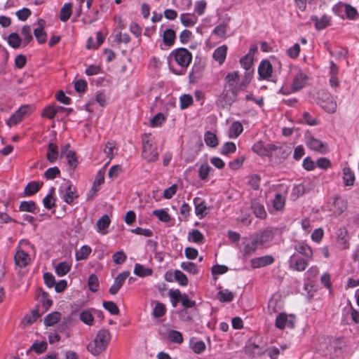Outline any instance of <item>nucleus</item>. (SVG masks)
Returning <instances> with one entry per match:
<instances>
[{
    "mask_svg": "<svg viewBox=\"0 0 359 359\" xmlns=\"http://www.w3.org/2000/svg\"><path fill=\"white\" fill-rule=\"evenodd\" d=\"M191 60L192 54L184 48H176L168 56L169 68L176 75L184 74Z\"/></svg>",
    "mask_w": 359,
    "mask_h": 359,
    "instance_id": "nucleus-1",
    "label": "nucleus"
},
{
    "mask_svg": "<svg viewBox=\"0 0 359 359\" xmlns=\"http://www.w3.org/2000/svg\"><path fill=\"white\" fill-rule=\"evenodd\" d=\"M36 250L29 241L20 240L15 249L14 261L16 266L20 268H25L29 265L34 259Z\"/></svg>",
    "mask_w": 359,
    "mask_h": 359,
    "instance_id": "nucleus-2",
    "label": "nucleus"
},
{
    "mask_svg": "<svg viewBox=\"0 0 359 359\" xmlns=\"http://www.w3.org/2000/svg\"><path fill=\"white\" fill-rule=\"evenodd\" d=\"M251 73L245 72L243 78L238 71L228 73L225 76V81L229 90L236 96L239 92L245 90L251 80Z\"/></svg>",
    "mask_w": 359,
    "mask_h": 359,
    "instance_id": "nucleus-3",
    "label": "nucleus"
},
{
    "mask_svg": "<svg viewBox=\"0 0 359 359\" xmlns=\"http://www.w3.org/2000/svg\"><path fill=\"white\" fill-rule=\"evenodd\" d=\"M110 340V332L107 330H100L94 339L88 344L87 349L93 355H97L107 348Z\"/></svg>",
    "mask_w": 359,
    "mask_h": 359,
    "instance_id": "nucleus-4",
    "label": "nucleus"
},
{
    "mask_svg": "<svg viewBox=\"0 0 359 359\" xmlns=\"http://www.w3.org/2000/svg\"><path fill=\"white\" fill-rule=\"evenodd\" d=\"M142 156L147 162H154L158 159V153L154 142V138L151 134H144L142 137Z\"/></svg>",
    "mask_w": 359,
    "mask_h": 359,
    "instance_id": "nucleus-5",
    "label": "nucleus"
},
{
    "mask_svg": "<svg viewBox=\"0 0 359 359\" xmlns=\"http://www.w3.org/2000/svg\"><path fill=\"white\" fill-rule=\"evenodd\" d=\"M332 10L341 18L346 17L349 20H355L358 15V11L353 6L343 2L336 4Z\"/></svg>",
    "mask_w": 359,
    "mask_h": 359,
    "instance_id": "nucleus-6",
    "label": "nucleus"
},
{
    "mask_svg": "<svg viewBox=\"0 0 359 359\" xmlns=\"http://www.w3.org/2000/svg\"><path fill=\"white\" fill-rule=\"evenodd\" d=\"M32 107L29 104H24L18 108L11 117L6 121V125L11 128L20 123L24 118L28 116L32 111Z\"/></svg>",
    "mask_w": 359,
    "mask_h": 359,
    "instance_id": "nucleus-7",
    "label": "nucleus"
},
{
    "mask_svg": "<svg viewBox=\"0 0 359 359\" xmlns=\"http://www.w3.org/2000/svg\"><path fill=\"white\" fill-rule=\"evenodd\" d=\"M295 320L296 318L294 315L281 312L276 317L275 326L277 329L280 330L285 329L292 330L295 325Z\"/></svg>",
    "mask_w": 359,
    "mask_h": 359,
    "instance_id": "nucleus-8",
    "label": "nucleus"
},
{
    "mask_svg": "<svg viewBox=\"0 0 359 359\" xmlns=\"http://www.w3.org/2000/svg\"><path fill=\"white\" fill-rule=\"evenodd\" d=\"M290 69L291 72L294 74L292 83V90L294 91L299 90L306 86L308 76L302 69L297 67H291Z\"/></svg>",
    "mask_w": 359,
    "mask_h": 359,
    "instance_id": "nucleus-9",
    "label": "nucleus"
},
{
    "mask_svg": "<svg viewBox=\"0 0 359 359\" xmlns=\"http://www.w3.org/2000/svg\"><path fill=\"white\" fill-rule=\"evenodd\" d=\"M59 193L61 198L69 205L73 204L74 201L78 198L76 188L69 182L62 185L60 187Z\"/></svg>",
    "mask_w": 359,
    "mask_h": 359,
    "instance_id": "nucleus-10",
    "label": "nucleus"
},
{
    "mask_svg": "<svg viewBox=\"0 0 359 359\" xmlns=\"http://www.w3.org/2000/svg\"><path fill=\"white\" fill-rule=\"evenodd\" d=\"M276 146L273 144H264L262 141L255 142L252 146V151L261 156H269L272 155L276 149Z\"/></svg>",
    "mask_w": 359,
    "mask_h": 359,
    "instance_id": "nucleus-11",
    "label": "nucleus"
},
{
    "mask_svg": "<svg viewBox=\"0 0 359 359\" xmlns=\"http://www.w3.org/2000/svg\"><path fill=\"white\" fill-rule=\"evenodd\" d=\"M309 260L301 257L297 254H293L289 259V265L291 269L297 271H304L309 264Z\"/></svg>",
    "mask_w": 359,
    "mask_h": 359,
    "instance_id": "nucleus-12",
    "label": "nucleus"
},
{
    "mask_svg": "<svg viewBox=\"0 0 359 359\" xmlns=\"http://www.w3.org/2000/svg\"><path fill=\"white\" fill-rule=\"evenodd\" d=\"M273 73V67L267 60H262L258 67V75L259 80H269Z\"/></svg>",
    "mask_w": 359,
    "mask_h": 359,
    "instance_id": "nucleus-13",
    "label": "nucleus"
},
{
    "mask_svg": "<svg viewBox=\"0 0 359 359\" xmlns=\"http://www.w3.org/2000/svg\"><path fill=\"white\" fill-rule=\"evenodd\" d=\"M130 273L128 271H124L114 278V283L109 287V292L111 294H116L118 292L126 280L129 277Z\"/></svg>",
    "mask_w": 359,
    "mask_h": 359,
    "instance_id": "nucleus-14",
    "label": "nucleus"
},
{
    "mask_svg": "<svg viewBox=\"0 0 359 359\" xmlns=\"http://www.w3.org/2000/svg\"><path fill=\"white\" fill-rule=\"evenodd\" d=\"M194 205L195 214L199 219L204 218L208 213L209 208L207 206L204 200L199 197H195L193 199Z\"/></svg>",
    "mask_w": 359,
    "mask_h": 359,
    "instance_id": "nucleus-15",
    "label": "nucleus"
},
{
    "mask_svg": "<svg viewBox=\"0 0 359 359\" xmlns=\"http://www.w3.org/2000/svg\"><path fill=\"white\" fill-rule=\"evenodd\" d=\"M163 43L160 46L161 50H168L174 45L175 41V32L172 29H166L162 34Z\"/></svg>",
    "mask_w": 359,
    "mask_h": 359,
    "instance_id": "nucleus-16",
    "label": "nucleus"
},
{
    "mask_svg": "<svg viewBox=\"0 0 359 359\" xmlns=\"http://www.w3.org/2000/svg\"><path fill=\"white\" fill-rule=\"evenodd\" d=\"M46 21L43 19H39L36 22V27L34 29V34L39 43H43L47 40V34L44 31Z\"/></svg>",
    "mask_w": 359,
    "mask_h": 359,
    "instance_id": "nucleus-17",
    "label": "nucleus"
},
{
    "mask_svg": "<svg viewBox=\"0 0 359 359\" xmlns=\"http://www.w3.org/2000/svg\"><path fill=\"white\" fill-rule=\"evenodd\" d=\"M324 98L320 101V107L327 113H334L337 110V103L334 97L328 93L324 95Z\"/></svg>",
    "mask_w": 359,
    "mask_h": 359,
    "instance_id": "nucleus-18",
    "label": "nucleus"
},
{
    "mask_svg": "<svg viewBox=\"0 0 359 359\" xmlns=\"http://www.w3.org/2000/svg\"><path fill=\"white\" fill-rule=\"evenodd\" d=\"M228 51V47L226 45H222L215 48L212 53L213 60L218 63L219 65H222L225 62Z\"/></svg>",
    "mask_w": 359,
    "mask_h": 359,
    "instance_id": "nucleus-19",
    "label": "nucleus"
},
{
    "mask_svg": "<svg viewBox=\"0 0 359 359\" xmlns=\"http://www.w3.org/2000/svg\"><path fill=\"white\" fill-rule=\"evenodd\" d=\"M306 144L310 149L316 151L324 153L326 150L324 143L312 136L306 137Z\"/></svg>",
    "mask_w": 359,
    "mask_h": 359,
    "instance_id": "nucleus-20",
    "label": "nucleus"
},
{
    "mask_svg": "<svg viewBox=\"0 0 359 359\" xmlns=\"http://www.w3.org/2000/svg\"><path fill=\"white\" fill-rule=\"evenodd\" d=\"M243 248L241 252L244 257L252 255L258 248V245L255 242L254 238L251 236L249 240L243 242Z\"/></svg>",
    "mask_w": 359,
    "mask_h": 359,
    "instance_id": "nucleus-21",
    "label": "nucleus"
},
{
    "mask_svg": "<svg viewBox=\"0 0 359 359\" xmlns=\"http://www.w3.org/2000/svg\"><path fill=\"white\" fill-rule=\"evenodd\" d=\"M274 262V259L271 255H265L256 257L250 260L252 268H261L271 264Z\"/></svg>",
    "mask_w": 359,
    "mask_h": 359,
    "instance_id": "nucleus-22",
    "label": "nucleus"
},
{
    "mask_svg": "<svg viewBox=\"0 0 359 359\" xmlns=\"http://www.w3.org/2000/svg\"><path fill=\"white\" fill-rule=\"evenodd\" d=\"M310 20L314 22L315 28L319 31L326 28L330 25L331 18L327 15H323L320 18L312 15Z\"/></svg>",
    "mask_w": 359,
    "mask_h": 359,
    "instance_id": "nucleus-23",
    "label": "nucleus"
},
{
    "mask_svg": "<svg viewBox=\"0 0 359 359\" xmlns=\"http://www.w3.org/2000/svg\"><path fill=\"white\" fill-rule=\"evenodd\" d=\"M65 109V108L61 106H57L55 104L48 105L43 109L41 112V116L48 119H53L57 113L62 111Z\"/></svg>",
    "mask_w": 359,
    "mask_h": 359,
    "instance_id": "nucleus-24",
    "label": "nucleus"
},
{
    "mask_svg": "<svg viewBox=\"0 0 359 359\" xmlns=\"http://www.w3.org/2000/svg\"><path fill=\"white\" fill-rule=\"evenodd\" d=\"M343 321L348 323L346 316H351V320L355 323H359V311L352 307L351 304H348L343 309L342 311Z\"/></svg>",
    "mask_w": 359,
    "mask_h": 359,
    "instance_id": "nucleus-25",
    "label": "nucleus"
},
{
    "mask_svg": "<svg viewBox=\"0 0 359 359\" xmlns=\"http://www.w3.org/2000/svg\"><path fill=\"white\" fill-rule=\"evenodd\" d=\"M346 208V202L343 199L336 198L333 201V204L330 208V210L332 212L334 215L338 216L344 212Z\"/></svg>",
    "mask_w": 359,
    "mask_h": 359,
    "instance_id": "nucleus-26",
    "label": "nucleus"
},
{
    "mask_svg": "<svg viewBox=\"0 0 359 359\" xmlns=\"http://www.w3.org/2000/svg\"><path fill=\"white\" fill-rule=\"evenodd\" d=\"M252 237L254 238L255 242L258 245V246L269 243L273 238L272 233L269 231H262L252 236Z\"/></svg>",
    "mask_w": 359,
    "mask_h": 359,
    "instance_id": "nucleus-27",
    "label": "nucleus"
},
{
    "mask_svg": "<svg viewBox=\"0 0 359 359\" xmlns=\"http://www.w3.org/2000/svg\"><path fill=\"white\" fill-rule=\"evenodd\" d=\"M295 250L298 253L302 255L306 259L311 261L313 257V250L306 243H299L295 246Z\"/></svg>",
    "mask_w": 359,
    "mask_h": 359,
    "instance_id": "nucleus-28",
    "label": "nucleus"
},
{
    "mask_svg": "<svg viewBox=\"0 0 359 359\" xmlns=\"http://www.w3.org/2000/svg\"><path fill=\"white\" fill-rule=\"evenodd\" d=\"M343 172V182L345 186L351 187L355 182V174L353 171L348 167L344 166L342 169Z\"/></svg>",
    "mask_w": 359,
    "mask_h": 359,
    "instance_id": "nucleus-29",
    "label": "nucleus"
},
{
    "mask_svg": "<svg viewBox=\"0 0 359 359\" xmlns=\"http://www.w3.org/2000/svg\"><path fill=\"white\" fill-rule=\"evenodd\" d=\"M187 240L189 242L201 245L204 243L205 237L199 230L193 229L188 233Z\"/></svg>",
    "mask_w": 359,
    "mask_h": 359,
    "instance_id": "nucleus-30",
    "label": "nucleus"
},
{
    "mask_svg": "<svg viewBox=\"0 0 359 359\" xmlns=\"http://www.w3.org/2000/svg\"><path fill=\"white\" fill-rule=\"evenodd\" d=\"M205 344L202 340L191 339L189 341V348L196 354H201L205 350Z\"/></svg>",
    "mask_w": 359,
    "mask_h": 359,
    "instance_id": "nucleus-31",
    "label": "nucleus"
},
{
    "mask_svg": "<svg viewBox=\"0 0 359 359\" xmlns=\"http://www.w3.org/2000/svg\"><path fill=\"white\" fill-rule=\"evenodd\" d=\"M94 309H85L79 313V319L86 325L91 326L94 323L93 311Z\"/></svg>",
    "mask_w": 359,
    "mask_h": 359,
    "instance_id": "nucleus-32",
    "label": "nucleus"
},
{
    "mask_svg": "<svg viewBox=\"0 0 359 359\" xmlns=\"http://www.w3.org/2000/svg\"><path fill=\"white\" fill-rule=\"evenodd\" d=\"M92 252V249L90 246L87 245H82L75 253V259L76 261H81L88 259L90 253Z\"/></svg>",
    "mask_w": 359,
    "mask_h": 359,
    "instance_id": "nucleus-33",
    "label": "nucleus"
},
{
    "mask_svg": "<svg viewBox=\"0 0 359 359\" xmlns=\"http://www.w3.org/2000/svg\"><path fill=\"white\" fill-rule=\"evenodd\" d=\"M111 220L107 215H102L97 222V231L102 234H106L107 232L104 231L109 227Z\"/></svg>",
    "mask_w": 359,
    "mask_h": 359,
    "instance_id": "nucleus-34",
    "label": "nucleus"
},
{
    "mask_svg": "<svg viewBox=\"0 0 359 359\" xmlns=\"http://www.w3.org/2000/svg\"><path fill=\"white\" fill-rule=\"evenodd\" d=\"M72 264L69 262H61L55 265V271L58 276H65L71 269Z\"/></svg>",
    "mask_w": 359,
    "mask_h": 359,
    "instance_id": "nucleus-35",
    "label": "nucleus"
},
{
    "mask_svg": "<svg viewBox=\"0 0 359 359\" xmlns=\"http://www.w3.org/2000/svg\"><path fill=\"white\" fill-rule=\"evenodd\" d=\"M243 127L241 122L234 121L231 125L229 130V137L230 138H237L243 132Z\"/></svg>",
    "mask_w": 359,
    "mask_h": 359,
    "instance_id": "nucleus-36",
    "label": "nucleus"
},
{
    "mask_svg": "<svg viewBox=\"0 0 359 359\" xmlns=\"http://www.w3.org/2000/svg\"><path fill=\"white\" fill-rule=\"evenodd\" d=\"M58 148L57 146L54 143H49L47 150V159L48 161L53 163L58 158Z\"/></svg>",
    "mask_w": 359,
    "mask_h": 359,
    "instance_id": "nucleus-37",
    "label": "nucleus"
},
{
    "mask_svg": "<svg viewBox=\"0 0 359 359\" xmlns=\"http://www.w3.org/2000/svg\"><path fill=\"white\" fill-rule=\"evenodd\" d=\"M134 273L141 278L149 276L152 274L151 269L144 266L140 264H135L134 266Z\"/></svg>",
    "mask_w": 359,
    "mask_h": 359,
    "instance_id": "nucleus-38",
    "label": "nucleus"
},
{
    "mask_svg": "<svg viewBox=\"0 0 359 359\" xmlns=\"http://www.w3.org/2000/svg\"><path fill=\"white\" fill-rule=\"evenodd\" d=\"M197 20L198 18L195 14L182 13L180 15V21L185 27H193Z\"/></svg>",
    "mask_w": 359,
    "mask_h": 359,
    "instance_id": "nucleus-39",
    "label": "nucleus"
},
{
    "mask_svg": "<svg viewBox=\"0 0 359 359\" xmlns=\"http://www.w3.org/2000/svg\"><path fill=\"white\" fill-rule=\"evenodd\" d=\"M152 215L156 216L162 222L167 223L171 219L168 208L154 210L152 212Z\"/></svg>",
    "mask_w": 359,
    "mask_h": 359,
    "instance_id": "nucleus-40",
    "label": "nucleus"
},
{
    "mask_svg": "<svg viewBox=\"0 0 359 359\" xmlns=\"http://www.w3.org/2000/svg\"><path fill=\"white\" fill-rule=\"evenodd\" d=\"M251 208L257 217L260 219L265 218L266 212L263 205L255 201L251 203Z\"/></svg>",
    "mask_w": 359,
    "mask_h": 359,
    "instance_id": "nucleus-41",
    "label": "nucleus"
},
{
    "mask_svg": "<svg viewBox=\"0 0 359 359\" xmlns=\"http://www.w3.org/2000/svg\"><path fill=\"white\" fill-rule=\"evenodd\" d=\"M42 186V183L32 181L27 184L25 188V194L30 196L38 192Z\"/></svg>",
    "mask_w": 359,
    "mask_h": 359,
    "instance_id": "nucleus-42",
    "label": "nucleus"
},
{
    "mask_svg": "<svg viewBox=\"0 0 359 359\" xmlns=\"http://www.w3.org/2000/svg\"><path fill=\"white\" fill-rule=\"evenodd\" d=\"M283 306L280 297L277 295H273L269 302V311L271 313L278 311Z\"/></svg>",
    "mask_w": 359,
    "mask_h": 359,
    "instance_id": "nucleus-43",
    "label": "nucleus"
},
{
    "mask_svg": "<svg viewBox=\"0 0 359 359\" xmlns=\"http://www.w3.org/2000/svg\"><path fill=\"white\" fill-rule=\"evenodd\" d=\"M61 318V313L57 311L52 312L48 314L44 318L46 326H53L56 324Z\"/></svg>",
    "mask_w": 359,
    "mask_h": 359,
    "instance_id": "nucleus-44",
    "label": "nucleus"
},
{
    "mask_svg": "<svg viewBox=\"0 0 359 359\" xmlns=\"http://www.w3.org/2000/svg\"><path fill=\"white\" fill-rule=\"evenodd\" d=\"M204 141L206 145L210 147H216L219 144L217 135L210 131L205 133Z\"/></svg>",
    "mask_w": 359,
    "mask_h": 359,
    "instance_id": "nucleus-45",
    "label": "nucleus"
},
{
    "mask_svg": "<svg viewBox=\"0 0 359 359\" xmlns=\"http://www.w3.org/2000/svg\"><path fill=\"white\" fill-rule=\"evenodd\" d=\"M180 267L182 270L193 275H196L199 273L198 266L194 262H183L181 263Z\"/></svg>",
    "mask_w": 359,
    "mask_h": 359,
    "instance_id": "nucleus-46",
    "label": "nucleus"
},
{
    "mask_svg": "<svg viewBox=\"0 0 359 359\" xmlns=\"http://www.w3.org/2000/svg\"><path fill=\"white\" fill-rule=\"evenodd\" d=\"M19 209L20 211L36 213L37 207L36 203L32 201H24L20 203Z\"/></svg>",
    "mask_w": 359,
    "mask_h": 359,
    "instance_id": "nucleus-47",
    "label": "nucleus"
},
{
    "mask_svg": "<svg viewBox=\"0 0 359 359\" xmlns=\"http://www.w3.org/2000/svg\"><path fill=\"white\" fill-rule=\"evenodd\" d=\"M72 7L71 3L64 4L60 13V19L61 21L66 22L69 19L72 14Z\"/></svg>",
    "mask_w": 359,
    "mask_h": 359,
    "instance_id": "nucleus-48",
    "label": "nucleus"
},
{
    "mask_svg": "<svg viewBox=\"0 0 359 359\" xmlns=\"http://www.w3.org/2000/svg\"><path fill=\"white\" fill-rule=\"evenodd\" d=\"M168 339L170 341L176 344H182L183 342V337L180 332L171 330L168 332Z\"/></svg>",
    "mask_w": 359,
    "mask_h": 359,
    "instance_id": "nucleus-49",
    "label": "nucleus"
},
{
    "mask_svg": "<svg viewBox=\"0 0 359 359\" xmlns=\"http://www.w3.org/2000/svg\"><path fill=\"white\" fill-rule=\"evenodd\" d=\"M21 34L22 36V41L27 44L33 39L32 29L29 25H24L21 29Z\"/></svg>",
    "mask_w": 359,
    "mask_h": 359,
    "instance_id": "nucleus-50",
    "label": "nucleus"
},
{
    "mask_svg": "<svg viewBox=\"0 0 359 359\" xmlns=\"http://www.w3.org/2000/svg\"><path fill=\"white\" fill-rule=\"evenodd\" d=\"M240 63L246 72H250L253 63V57L251 56V54H247L241 58Z\"/></svg>",
    "mask_w": 359,
    "mask_h": 359,
    "instance_id": "nucleus-51",
    "label": "nucleus"
},
{
    "mask_svg": "<svg viewBox=\"0 0 359 359\" xmlns=\"http://www.w3.org/2000/svg\"><path fill=\"white\" fill-rule=\"evenodd\" d=\"M22 41V39L17 33H11L8 36V44L14 48H19Z\"/></svg>",
    "mask_w": 359,
    "mask_h": 359,
    "instance_id": "nucleus-52",
    "label": "nucleus"
},
{
    "mask_svg": "<svg viewBox=\"0 0 359 359\" xmlns=\"http://www.w3.org/2000/svg\"><path fill=\"white\" fill-rule=\"evenodd\" d=\"M211 167L207 163H202L198 169V176L202 180H207L211 170Z\"/></svg>",
    "mask_w": 359,
    "mask_h": 359,
    "instance_id": "nucleus-53",
    "label": "nucleus"
},
{
    "mask_svg": "<svg viewBox=\"0 0 359 359\" xmlns=\"http://www.w3.org/2000/svg\"><path fill=\"white\" fill-rule=\"evenodd\" d=\"M166 309L165 305L161 302H156L152 311V315L155 318H160L165 314Z\"/></svg>",
    "mask_w": 359,
    "mask_h": 359,
    "instance_id": "nucleus-54",
    "label": "nucleus"
},
{
    "mask_svg": "<svg viewBox=\"0 0 359 359\" xmlns=\"http://www.w3.org/2000/svg\"><path fill=\"white\" fill-rule=\"evenodd\" d=\"M233 294L228 290H222L218 292V299L222 302H231L233 299Z\"/></svg>",
    "mask_w": 359,
    "mask_h": 359,
    "instance_id": "nucleus-55",
    "label": "nucleus"
},
{
    "mask_svg": "<svg viewBox=\"0 0 359 359\" xmlns=\"http://www.w3.org/2000/svg\"><path fill=\"white\" fill-rule=\"evenodd\" d=\"M227 31V24L223 22L216 26L212 30V34L220 37L225 38Z\"/></svg>",
    "mask_w": 359,
    "mask_h": 359,
    "instance_id": "nucleus-56",
    "label": "nucleus"
},
{
    "mask_svg": "<svg viewBox=\"0 0 359 359\" xmlns=\"http://www.w3.org/2000/svg\"><path fill=\"white\" fill-rule=\"evenodd\" d=\"M172 3L177 8L185 11L191 7L192 1L191 0H172Z\"/></svg>",
    "mask_w": 359,
    "mask_h": 359,
    "instance_id": "nucleus-57",
    "label": "nucleus"
},
{
    "mask_svg": "<svg viewBox=\"0 0 359 359\" xmlns=\"http://www.w3.org/2000/svg\"><path fill=\"white\" fill-rule=\"evenodd\" d=\"M165 116L163 113L159 112L151 119V126L159 127L165 122Z\"/></svg>",
    "mask_w": 359,
    "mask_h": 359,
    "instance_id": "nucleus-58",
    "label": "nucleus"
},
{
    "mask_svg": "<svg viewBox=\"0 0 359 359\" xmlns=\"http://www.w3.org/2000/svg\"><path fill=\"white\" fill-rule=\"evenodd\" d=\"M88 286L90 291L95 292L97 291L99 287L98 278L95 274L90 275L88 280Z\"/></svg>",
    "mask_w": 359,
    "mask_h": 359,
    "instance_id": "nucleus-59",
    "label": "nucleus"
},
{
    "mask_svg": "<svg viewBox=\"0 0 359 359\" xmlns=\"http://www.w3.org/2000/svg\"><path fill=\"white\" fill-rule=\"evenodd\" d=\"M174 276L176 281L182 286H186L188 284L187 276L180 270H175Z\"/></svg>",
    "mask_w": 359,
    "mask_h": 359,
    "instance_id": "nucleus-60",
    "label": "nucleus"
},
{
    "mask_svg": "<svg viewBox=\"0 0 359 359\" xmlns=\"http://www.w3.org/2000/svg\"><path fill=\"white\" fill-rule=\"evenodd\" d=\"M193 104V97L190 95L184 94L180 97V104L182 109H187Z\"/></svg>",
    "mask_w": 359,
    "mask_h": 359,
    "instance_id": "nucleus-61",
    "label": "nucleus"
},
{
    "mask_svg": "<svg viewBox=\"0 0 359 359\" xmlns=\"http://www.w3.org/2000/svg\"><path fill=\"white\" fill-rule=\"evenodd\" d=\"M207 6L205 0L196 1L194 4V13L198 15L204 14Z\"/></svg>",
    "mask_w": 359,
    "mask_h": 359,
    "instance_id": "nucleus-62",
    "label": "nucleus"
},
{
    "mask_svg": "<svg viewBox=\"0 0 359 359\" xmlns=\"http://www.w3.org/2000/svg\"><path fill=\"white\" fill-rule=\"evenodd\" d=\"M236 151V144L232 142H227L222 147L221 154L228 155L233 154Z\"/></svg>",
    "mask_w": 359,
    "mask_h": 359,
    "instance_id": "nucleus-63",
    "label": "nucleus"
},
{
    "mask_svg": "<svg viewBox=\"0 0 359 359\" xmlns=\"http://www.w3.org/2000/svg\"><path fill=\"white\" fill-rule=\"evenodd\" d=\"M285 198L280 194H277L273 200V206L276 210L283 209L285 205Z\"/></svg>",
    "mask_w": 359,
    "mask_h": 359,
    "instance_id": "nucleus-64",
    "label": "nucleus"
}]
</instances>
